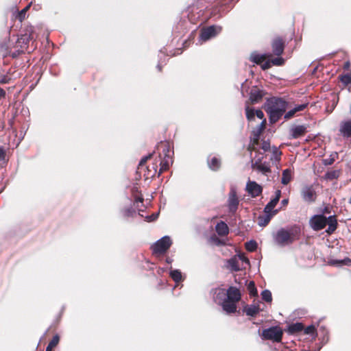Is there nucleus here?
I'll return each mask as SVG.
<instances>
[{
	"label": "nucleus",
	"instance_id": "1",
	"mask_svg": "<svg viewBox=\"0 0 351 351\" xmlns=\"http://www.w3.org/2000/svg\"><path fill=\"white\" fill-rule=\"evenodd\" d=\"M215 294V301L221 305L226 313L236 312L237 304L241 300V293L238 289L234 287H230L227 291L224 289H217Z\"/></svg>",
	"mask_w": 351,
	"mask_h": 351
},
{
	"label": "nucleus",
	"instance_id": "2",
	"mask_svg": "<svg viewBox=\"0 0 351 351\" xmlns=\"http://www.w3.org/2000/svg\"><path fill=\"white\" fill-rule=\"evenodd\" d=\"M287 108V103L280 98H271L265 104V109L269 114V120L272 123L278 121Z\"/></svg>",
	"mask_w": 351,
	"mask_h": 351
},
{
	"label": "nucleus",
	"instance_id": "3",
	"mask_svg": "<svg viewBox=\"0 0 351 351\" xmlns=\"http://www.w3.org/2000/svg\"><path fill=\"white\" fill-rule=\"evenodd\" d=\"M310 225L315 230L323 229L326 225L328 226L326 232L329 234L332 233L337 228V219L335 216L315 215L310 219Z\"/></svg>",
	"mask_w": 351,
	"mask_h": 351
},
{
	"label": "nucleus",
	"instance_id": "4",
	"mask_svg": "<svg viewBox=\"0 0 351 351\" xmlns=\"http://www.w3.org/2000/svg\"><path fill=\"white\" fill-rule=\"evenodd\" d=\"M187 14L188 20L190 22H195L197 21H199L200 22H208V21L210 19L211 15H214L216 16L217 14L216 13V10L211 11L210 10H202L195 6L193 5L187 9L186 11Z\"/></svg>",
	"mask_w": 351,
	"mask_h": 351
},
{
	"label": "nucleus",
	"instance_id": "5",
	"mask_svg": "<svg viewBox=\"0 0 351 351\" xmlns=\"http://www.w3.org/2000/svg\"><path fill=\"white\" fill-rule=\"evenodd\" d=\"M298 231L292 228L286 230L281 228L274 236L275 242L280 246H285L292 243L296 239Z\"/></svg>",
	"mask_w": 351,
	"mask_h": 351
},
{
	"label": "nucleus",
	"instance_id": "6",
	"mask_svg": "<svg viewBox=\"0 0 351 351\" xmlns=\"http://www.w3.org/2000/svg\"><path fill=\"white\" fill-rule=\"evenodd\" d=\"M172 241L169 237L165 236L158 240L152 247L153 252L155 254L165 253L171 245Z\"/></svg>",
	"mask_w": 351,
	"mask_h": 351
},
{
	"label": "nucleus",
	"instance_id": "7",
	"mask_svg": "<svg viewBox=\"0 0 351 351\" xmlns=\"http://www.w3.org/2000/svg\"><path fill=\"white\" fill-rule=\"evenodd\" d=\"M221 30V27L215 25L202 28L199 36V41L206 42L210 40L217 36Z\"/></svg>",
	"mask_w": 351,
	"mask_h": 351
},
{
	"label": "nucleus",
	"instance_id": "8",
	"mask_svg": "<svg viewBox=\"0 0 351 351\" xmlns=\"http://www.w3.org/2000/svg\"><path fill=\"white\" fill-rule=\"evenodd\" d=\"M162 147V152L164 154V158L160 161V168L158 174L160 175L162 172L167 170L171 165L173 163V160L170 154L169 146L167 143H163L161 145Z\"/></svg>",
	"mask_w": 351,
	"mask_h": 351
},
{
	"label": "nucleus",
	"instance_id": "9",
	"mask_svg": "<svg viewBox=\"0 0 351 351\" xmlns=\"http://www.w3.org/2000/svg\"><path fill=\"white\" fill-rule=\"evenodd\" d=\"M282 330L280 327L274 326L263 330V336L266 339L279 342L282 339Z\"/></svg>",
	"mask_w": 351,
	"mask_h": 351
},
{
	"label": "nucleus",
	"instance_id": "10",
	"mask_svg": "<svg viewBox=\"0 0 351 351\" xmlns=\"http://www.w3.org/2000/svg\"><path fill=\"white\" fill-rule=\"evenodd\" d=\"M339 134L343 138H351V119H346L340 122Z\"/></svg>",
	"mask_w": 351,
	"mask_h": 351
},
{
	"label": "nucleus",
	"instance_id": "11",
	"mask_svg": "<svg viewBox=\"0 0 351 351\" xmlns=\"http://www.w3.org/2000/svg\"><path fill=\"white\" fill-rule=\"evenodd\" d=\"M263 156L259 157L254 161H252V167L254 169L262 173L264 175H267V173L271 172L270 167L266 162H262Z\"/></svg>",
	"mask_w": 351,
	"mask_h": 351
},
{
	"label": "nucleus",
	"instance_id": "12",
	"mask_svg": "<svg viewBox=\"0 0 351 351\" xmlns=\"http://www.w3.org/2000/svg\"><path fill=\"white\" fill-rule=\"evenodd\" d=\"M246 191L252 197H256L261 194L263 189L261 185L254 181L249 180L246 184Z\"/></svg>",
	"mask_w": 351,
	"mask_h": 351
},
{
	"label": "nucleus",
	"instance_id": "13",
	"mask_svg": "<svg viewBox=\"0 0 351 351\" xmlns=\"http://www.w3.org/2000/svg\"><path fill=\"white\" fill-rule=\"evenodd\" d=\"M228 205L229 210L232 213H234L238 208L239 199L237 196L236 189L234 187L230 189L228 196Z\"/></svg>",
	"mask_w": 351,
	"mask_h": 351
},
{
	"label": "nucleus",
	"instance_id": "14",
	"mask_svg": "<svg viewBox=\"0 0 351 351\" xmlns=\"http://www.w3.org/2000/svg\"><path fill=\"white\" fill-rule=\"evenodd\" d=\"M302 196L304 201L312 202L316 198V193L312 186H306L302 191Z\"/></svg>",
	"mask_w": 351,
	"mask_h": 351
},
{
	"label": "nucleus",
	"instance_id": "15",
	"mask_svg": "<svg viewBox=\"0 0 351 351\" xmlns=\"http://www.w3.org/2000/svg\"><path fill=\"white\" fill-rule=\"evenodd\" d=\"M261 133L262 132L259 131L256 128L253 131L252 136L251 138V142L249 145V149L250 151L257 150V145L258 144V141Z\"/></svg>",
	"mask_w": 351,
	"mask_h": 351
},
{
	"label": "nucleus",
	"instance_id": "16",
	"mask_svg": "<svg viewBox=\"0 0 351 351\" xmlns=\"http://www.w3.org/2000/svg\"><path fill=\"white\" fill-rule=\"evenodd\" d=\"M273 52L276 56H280L284 51V43L282 39L278 38L272 43Z\"/></svg>",
	"mask_w": 351,
	"mask_h": 351
},
{
	"label": "nucleus",
	"instance_id": "17",
	"mask_svg": "<svg viewBox=\"0 0 351 351\" xmlns=\"http://www.w3.org/2000/svg\"><path fill=\"white\" fill-rule=\"evenodd\" d=\"M307 103L296 105L285 114V119H289L292 118L297 112L304 110L307 107Z\"/></svg>",
	"mask_w": 351,
	"mask_h": 351
},
{
	"label": "nucleus",
	"instance_id": "18",
	"mask_svg": "<svg viewBox=\"0 0 351 351\" xmlns=\"http://www.w3.org/2000/svg\"><path fill=\"white\" fill-rule=\"evenodd\" d=\"M263 93L257 87H253L250 90V99L252 103L258 102L263 97Z\"/></svg>",
	"mask_w": 351,
	"mask_h": 351
},
{
	"label": "nucleus",
	"instance_id": "19",
	"mask_svg": "<svg viewBox=\"0 0 351 351\" xmlns=\"http://www.w3.org/2000/svg\"><path fill=\"white\" fill-rule=\"evenodd\" d=\"M271 54H259L256 52H254L250 56V60L257 64H262L267 58L271 57Z\"/></svg>",
	"mask_w": 351,
	"mask_h": 351
},
{
	"label": "nucleus",
	"instance_id": "20",
	"mask_svg": "<svg viewBox=\"0 0 351 351\" xmlns=\"http://www.w3.org/2000/svg\"><path fill=\"white\" fill-rule=\"evenodd\" d=\"M306 132V127L304 125H296L291 129L292 138H298Z\"/></svg>",
	"mask_w": 351,
	"mask_h": 351
},
{
	"label": "nucleus",
	"instance_id": "21",
	"mask_svg": "<svg viewBox=\"0 0 351 351\" xmlns=\"http://www.w3.org/2000/svg\"><path fill=\"white\" fill-rule=\"evenodd\" d=\"M215 230L219 236H226L229 232V228L227 224L223 221H220L215 226Z\"/></svg>",
	"mask_w": 351,
	"mask_h": 351
},
{
	"label": "nucleus",
	"instance_id": "22",
	"mask_svg": "<svg viewBox=\"0 0 351 351\" xmlns=\"http://www.w3.org/2000/svg\"><path fill=\"white\" fill-rule=\"evenodd\" d=\"M261 307L259 305L252 304L249 306H246L244 308V311L249 316H255L258 314L261 311Z\"/></svg>",
	"mask_w": 351,
	"mask_h": 351
},
{
	"label": "nucleus",
	"instance_id": "23",
	"mask_svg": "<svg viewBox=\"0 0 351 351\" xmlns=\"http://www.w3.org/2000/svg\"><path fill=\"white\" fill-rule=\"evenodd\" d=\"M31 5L32 3H29L22 10L16 12L14 15V19L23 22L26 19V13L29 10Z\"/></svg>",
	"mask_w": 351,
	"mask_h": 351
},
{
	"label": "nucleus",
	"instance_id": "24",
	"mask_svg": "<svg viewBox=\"0 0 351 351\" xmlns=\"http://www.w3.org/2000/svg\"><path fill=\"white\" fill-rule=\"evenodd\" d=\"M208 165L210 169L217 171L221 166V161L217 157L213 156L211 158L208 159Z\"/></svg>",
	"mask_w": 351,
	"mask_h": 351
},
{
	"label": "nucleus",
	"instance_id": "25",
	"mask_svg": "<svg viewBox=\"0 0 351 351\" xmlns=\"http://www.w3.org/2000/svg\"><path fill=\"white\" fill-rule=\"evenodd\" d=\"M292 179V171L290 169H286L282 171L281 183L287 185Z\"/></svg>",
	"mask_w": 351,
	"mask_h": 351
},
{
	"label": "nucleus",
	"instance_id": "26",
	"mask_svg": "<svg viewBox=\"0 0 351 351\" xmlns=\"http://www.w3.org/2000/svg\"><path fill=\"white\" fill-rule=\"evenodd\" d=\"M228 267L233 271H239L241 268L239 259L234 256L228 261Z\"/></svg>",
	"mask_w": 351,
	"mask_h": 351
},
{
	"label": "nucleus",
	"instance_id": "27",
	"mask_svg": "<svg viewBox=\"0 0 351 351\" xmlns=\"http://www.w3.org/2000/svg\"><path fill=\"white\" fill-rule=\"evenodd\" d=\"M277 210H274V212L272 214H266L265 216L260 217L258 218V225L260 226H265L268 224L269 222L271 217L276 214Z\"/></svg>",
	"mask_w": 351,
	"mask_h": 351
},
{
	"label": "nucleus",
	"instance_id": "28",
	"mask_svg": "<svg viewBox=\"0 0 351 351\" xmlns=\"http://www.w3.org/2000/svg\"><path fill=\"white\" fill-rule=\"evenodd\" d=\"M278 201L277 198L272 199L265 207L264 211L265 214H272L274 211L273 210Z\"/></svg>",
	"mask_w": 351,
	"mask_h": 351
},
{
	"label": "nucleus",
	"instance_id": "29",
	"mask_svg": "<svg viewBox=\"0 0 351 351\" xmlns=\"http://www.w3.org/2000/svg\"><path fill=\"white\" fill-rule=\"evenodd\" d=\"M350 262L351 261L348 258L343 260L330 259L328 261V264L332 266L340 267L344 265H348Z\"/></svg>",
	"mask_w": 351,
	"mask_h": 351
},
{
	"label": "nucleus",
	"instance_id": "30",
	"mask_svg": "<svg viewBox=\"0 0 351 351\" xmlns=\"http://www.w3.org/2000/svg\"><path fill=\"white\" fill-rule=\"evenodd\" d=\"M339 176V171L337 170H331L326 173L324 178L326 180H333L337 179Z\"/></svg>",
	"mask_w": 351,
	"mask_h": 351
},
{
	"label": "nucleus",
	"instance_id": "31",
	"mask_svg": "<svg viewBox=\"0 0 351 351\" xmlns=\"http://www.w3.org/2000/svg\"><path fill=\"white\" fill-rule=\"evenodd\" d=\"M289 332L294 333L302 331L303 330V325L301 323H295L289 326Z\"/></svg>",
	"mask_w": 351,
	"mask_h": 351
},
{
	"label": "nucleus",
	"instance_id": "32",
	"mask_svg": "<svg viewBox=\"0 0 351 351\" xmlns=\"http://www.w3.org/2000/svg\"><path fill=\"white\" fill-rule=\"evenodd\" d=\"M170 276L176 282H179L182 280V274L178 269L171 270Z\"/></svg>",
	"mask_w": 351,
	"mask_h": 351
},
{
	"label": "nucleus",
	"instance_id": "33",
	"mask_svg": "<svg viewBox=\"0 0 351 351\" xmlns=\"http://www.w3.org/2000/svg\"><path fill=\"white\" fill-rule=\"evenodd\" d=\"M59 342V337L58 335H55L51 341L48 344L46 351H51V350L57 346Z\"/></svg>",
	"mask_w": 351,
	"mask_h": 351
},
{
	"label": "nucleus",
	"instance_id": "34",
	"mask_svg": "<svg viewBox=\"0 0 351 351\" xmlns=\"http://www.w3.org/2000/svg\"><path fill=\"white\" fill-rule=\"evenodd\" d=\"M262 299L267 302H271L272 300L271 293L269 290H264L261 293Z\"/></svg>",
	"mask_w": 351,
	"mask_h": 351
},
{
	"label": "nucleus",
	"instance_id": "35",
	"mask_svg": "<svg viewBox=\"0 0 351 351\" xmlns=\"http://www.w3.org/2000/svg\"><path fill=\"white\" fill-rule=\"evenodd\" d=\"M245 248L250 252H253L257 248V243L254 241H250L245 243Z\"/></svg>",
	"mask_w": 351,
	"mask_h": 351
},
{
	"label": "nucleus",
	"instance_id": "36",
	"mask_svg": "<svg viewBox=\"0 0 351 351\" xmlns=\"http://www.w3.org/2000/svg\"><path fill=\"white\" fill-rule=\"evenodd\" d=\"M245 111H246V117L248 120H252L254 118V116L256 114H255V111L253 109L250 108L249 106H246Z\"/></svg>",
	"mask_w": 351,
	"mask_h": 351
},
{
	"label": "nucleus",
	"instance_id": "37",
	"mask_svg": "<svg viewBox=\"0 0 351 351\" xmlns=\"http://www.w3.org/2000/svg\"><path fill=\"white\" fill-rule=\"evenodd\" d=\"M247 289L249 290L250 295H256L257 294V290L255 287V285H254V282H252V281L250 282V283L248 284V286H247Z\"/></svg>",
	"mask_w": 351,
	"mask_h": 351
},
{
	"label": "nucleus",
	"instance_id": "38",
	"mask_svg": "<svg viewBox=\"0 0 351 351\" xmlns=\"http://www.w3.org/2000/svg\"><path fill=\"white\" fill-rule=\"evenodd\" d=\"M271 64L276 66H280L283 64L284 60L282 58H276L271 60Z\"/></svg>",
	"mask_w": 351,
	"mask_h": 351
},
{
	"label": "nucleus",
	"instance_id": "39",
	"mask_svg": "<svg viewBox=\"0 0 351 351\" xmlns=\"http://www.w3.org/2000/svg\"><path fill=\"white\" fill-rule=\"evenodd\" d=\"M341 80L345 84L351 83V74H346L341 76Z\"/></svg>",
	"mask_w": 351,
	"mask_h": 351
},
{
	"label": "nucleus",
	"instance_id": "40",
	"mask_svg": "<svg viewBox=\"0 0 351 351\" xmlns=\"http://www.w3.org/2000/svg\"><path fill=\"white\" fill-rule=\"evenodd\" d=\"M36 38H37V36H35L33 32H32L29 35H27V34L23 35L21 39H22V40H23V41H25V40H35Z\"/></svg>",
	"mask_w": 351,
	"mask_h": 351
},
{
	"label": "nucleus",
	"instance_id": "41",
	"mask_svg": "<svg viewBox=\"0 0 351 351\" xmlns=\"http://www.w3.org/2000/svg\"><path fill=\"white\" fill-rule=\"evenodd\" d=\"M271 65L272 64H271V60H267V61L265 60L262 64H261V68L263 70L269 69L271 66Z\"/></svg>",
	"mask_w": 351,
	"mask_h": 351
},
{
	"label": "nucleus",
	"instance_id": "42",
	"mask_svg": "<svg viewBox=\"0 0 351 351\" xmlns=\"http://www.w3.org/2000/svg\"><path fill=\"white\" fill-rule=\"evenodd\" d=\"M239 261H241L242 262L245 263L247 265L250 264V261L247 257L244 256V254H239L238 256H237Z\"/></svg>",
	"mask_w": 351,
	"mask_h": 351
},
{
	"label": "nucleus",
	"instance_id": "43",
	"mask_svg": "<svg viewBox=\"0 0 351 351\" xmlns=\"http://www.w3.org/2000/svg\"><path fill=\"white\" fill-rule=\"evenodd\" d=\"M280 155H281V152L279 150H278L276 148H275V149L273 152V156L275 158V160H280Z\"/></svg>",
	"mask_w": 351,
	"mask_h": 351
},
{
	"label": "nucleus",
	"instance_id": "44",
	"mask_svg": "<svg viewBox=\"0 0 351 351\" xmlns=\"http://www.w3.org/2000/svg\"><path fill=\"white\" fill-rule=\"evenodd\" d=\"M270 148V144L267 141H263L261 145V149L264 151H268Z\"/></svg>",
	"mask_w": 351,
	"mask_h": 351
},
{
	"label": "nucleus",
	"instance_id": "45",
	"mask_svg": "<svg viewBox=\"0 0 351 351\" xmlns=\"http://www.w3.org/2000/svg\"><path fill=\"white\" fill-rule=\"evenodd\" d=\"M134 213V210L132 208H127L124 210L123 215L125 217H130L132 216Z\"/></svg>",
	"mask_w": 351,
	"mask_h": 351
},
{
	"label": "nucleus",
	"instance_id": "46",
	"mask_svg": "<svg viewBox=\"0 0 351 351\" xmlns=\"http://www.w3.org/2000/svg\"><path fill=\"white\" fill-rule=\"evenodd\" d=\"M255 114H256L255 115H256L258 119H262V121H263V119H265L264 118V114H263V111H262V110H256L255 111Z\"/></svg>",
	"mask_w": 351,
	"mask_h": 351
},
{
	"label": "nucleus",
	"instance_id": "47",
	"mask_svg": "<svg viewBox=\"0 0 351 351\" xmlns=\"http://www.w3.org/2000/svg\"><path fill=\"white\" fill-rule=\"evenodd\" d=\"M315 332V327L313 326H309L305 328L306 334H313Z\"/></svg>",
	"mask_w": 351,
	"mask_h": 351
},
{
	"label": "nucleus",
	"instance_id": "48",
	"mask_svg": "<svg viewBox=\"0 0 351 351\" xmlns=\"http://www.w3.org/2000/svg\"><path fill=\"white\" fill-rule=\"evenodd\" d=\"M266 124V119H263L261 122V123L256 128L257 130L259 131L263 132L265 130Z\"/></svg>",
	"mask_w": 351,
	"mask_h": 351
},
{
	"label": "nucleus",
	"instance_id": "49",
	"mask_svg": "<svg viewBox=\"0 0 351 351\" xmlns=\"http://www.w3.org/2000/svg\"><path fill=\"white\" fill-rule=\"evenodd\" d=\"M150 157H151V154H150V155H149L148 156H145V157L143 158L141 160L140 162H139V166H141V167H142V166H143V165L146 162V161L147 160V159H148V158H149Z\"/></svg>",
	"mask_w": 351,
	"mask_h": 351
},
{
	"label": "nucleus",
	"instance_id": "50",
	"mask_svg": "<svg viewBox=\"0 0 351 351\" xmlns=\"http://www.w3.org/2000/svg\"><path fill=\"white\" fill-rule=\"evenodd\" d=\"M5 152L3 148L0 147V161L3 160L5 158Z\"/></svg>",
	"mask_w": 351,
	"mask_h": 351
},
{
	"label": "nucleus",
	"instance_id": "51",
	"mask_svg": "<svg viewBox=\"0 0 351 351\" xmlns=\"http://www.w3.org/2000/svg\"><path fill=\"white\" fill-rule=\"evenodd\" d=\"M5 96V92L3 89L0 88V99L4 97Z\"/></svg>",
	"mask_w": 351,
	"mask_h": 351
},
{
	"label": "nucleus",
	"instance_id": "52",
	"mask_svg": "<svg viewBox=\"0 0 351 351\" xmlns=\"http://www.w3.org/2000/svg\"><path fill=\"white\" fill-rule=\"evenodd\" d=\"M280 195H281V192H280V191L278 190L276 192V197L274 198H277L278 201L279 202Z\"/></svg>",
	"mask_w": 351,
	"mask_h": 351
},
{
	"label": "nucleus",
	"instance_id": "53",
	"mask_svg": "<svg viewBox=\"0 0 351 351\" xmlns=\"http://www.w3.org/2000/svg\"><path fill=\"white\" fill-rule=\"evenodd\" d=\"M157 217H158V214H156L155 215H152L148 217L147 220L149 221L155 220L157 218Z\"/></svg>",
	"mask_w": 351,
	"mask_h": 351
},
{
	"label": "nucleus",
	"instance_id": "54",
	"mask_svg": "<svg viewBox=\"0 0 351 351\" xmlns=\"http://www.w3.org/2000/svg\"><path fill=\"white\" fill-rule=\"evenodd\" d=\"M143 197H137V198L136 199V202H143Z\"/></svg>",
	"mask_w": 351,
	"mask_h": 351
},
{
	"label": "nucleus",
	"instance_id": "55",
	"mask_svg": "<svg viewBox=\"0 0 351 351\" xmlns=\"http://www.w3.org/2000/svg\"><path fill=\"white\" fill-rule=\"evenodd\" d=\"M288 203V199H283L282 201V204L286 205Z\"/></svg>",
	"mask_w": 351,
	"mask_h": 351
},
{
	"label": "nucleus",
	"instance_id": "56",
	"mask_svg": "<svg viewBox=\"0 0 351 351\" xmlns=\"http://www.w3.org/2000/svg\"><path fill=\"white\" fill-rule=\"evenodd\" d=\"M171 261H172V260H171V259H170V258H167V262L168 263H171Z\"/></svg>",
	"mask_w": 351,
	"mask_h": 351
},
{
	"label": "nucleus",
	"instance_id": "57",
	"mask_svg": "<svg viewBox=\"0 0 351 351\" xmlns=\"http://www.w3.org/2000/svg\"><path fill=\"white\" fill-rule=\"evenodd\" d=\"M157 68L158 69V70H159V71H160V70H161V67H160V64H158V65L157 66Z\"/></svg>",
	"mask_w": 351,
	"mask_h": 351
},
{
	"label": "nucleus",
	"instance_id": "58",
	"mask_svg": "<svg viewBox=\"0 0 351 351\" xmlns=\"http://www.w3.org/2000/svg\"><path fill=\"white\" fill-rule=\"evenodd\" d=\"M1 83H6V81H5V80H1Z\"/></svg>",
	"mask_w": 351,
	"mask_h": 351
},
{
	"label": "nucleus",
	"instance_id": "59",
	"mask_svg": "<svg viewBox=\"0 0 351 351\" xmlns=\"http://www.w3.org/2000/svg\"><path fill=\"white\" fill-rule=\"evenodd\" d=\"M219 19V16H216L214 20H217Z\"/></svg>",
	"mask_w": 351,
	"mask_h": 351
},
{
	"label": "nucleus",
	"instance_id": "60",
	"mask_svg": "<svg viewBox=\"0 0 351 351\" xmlns=\"http://www.w3.org/2000/svg\"><path fill=\"white\" fill-rule=\"evenodd\" d=\"M350 204H351V197H350Z\"/></svg>",
	"mask_w": 351,
	"mask_h": 351
}]
</instances>
